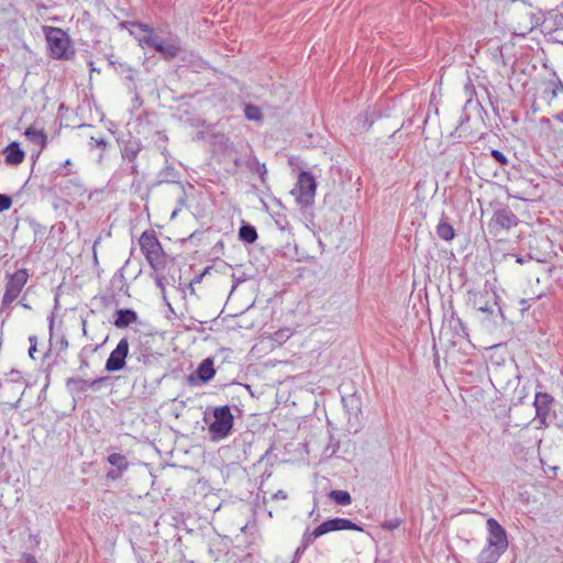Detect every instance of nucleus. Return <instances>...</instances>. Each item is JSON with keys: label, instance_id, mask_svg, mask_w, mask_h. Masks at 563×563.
I'll use <instances>...</instances> for the list:
<instances>
[{"label": "nucleus", "instance_id": "1", "mask_svg": "<svg viewBox=\"0 0 563 563\" xmlns=\"http://www.w3.org/2000/svg\"><path fill=\"white\" fill-rule=\"evenodd\" d=\"M140 250L154 272L156 284L162 286L164 273L172 257L163 249L154 230L144 231L139 238Z\"/></svg>", "mask_w": 563, "mask_h": 563}, {"label": "nucleus", "instance_id": "2", "mask_svg": "<svg viewBox=\"0 0 563 563\" xmlns=\"http://www.w3.org/2000/svg\"><path fill=\"white\" fill-rule=\"evenodd\" d=\"M43 32L52 58L67 60L74 56L70 38L65 31L55 26H44Z\"/></svg>", "mask_w": 563, "mask_h": 563}, {"label": "nucleus", "instance_id": "3", "mask_svg": "<svg viewBox=\"0 0 563 563\" xmlns=\"http://www.w3.org/2000/svg\"><path fill=\"white\" fill-rule=\"evenodd\" d=\"M214 420L208 431L212 441L218 442L227 438L233 428V415L229 406L217 407L213 410Z\"/></svg>", "mask_w": 563, "mask_h": 563}, {"label": "nucleus", "instance_id": "4", "mask_svg": "<svg viewBox=\"0 0 563 563\" xmlns=\"http://www.w3.org/2000/svg\"><path fill=\"white\" fill-rule=\"evenodd\" d=\"M30 278L29 271L21 268L14 273L5 274L4 292L2 296V305L10 306L18 299Z\"/></svg>", "mask_w": 563, "mask_h": 563}, {"label": "nucleus", "instance_id": "5", "mask_svg": "<svg viewBox=\"0 0 563 563\" xmlns=\"http://www.w3.org/2000/svg\"><path fill=\"white\" fill-rule=\"evenodd\" d=\"M316 189L317 183L314 177L308 172H301L291 190V195L295 197L297 203L310 206L314 200Z\"/></svg>", "mask_w": 563, "mask_h": 563}, {"label": "nucleus", "instance_id": "6", "mask_svg": "<svg viewBox=\"0 0 563 563\" xmlns=\"http://www.w3.org/2000/svg\"><path fill=\"white\" fill-rule=\"evenodd\" d=\"M542 98L551 112H556L563 106V84L560 79H549L542 82Z\"/></svg>", "mask_w": 563, "mask_h": 563}, {"label": "nucleus", "instance_id": "7", "mask_svg": "<svg viewBox=\"0 0 563 563\" xmlns=\"http://www.w3.org/2000/svg\"><path fill=\"white\" fill-rule=\"evenodd\" d=\"M340 530H354L362 531L363 529L345 518H334L323 521L321 525L316 527L311 532V537L318 539L327 533Z\"/></svg>", "mask_w": 563, "mask_h": 563}, {"label": "nucleus", "instance_id": "8", "mask_svg": "<svg viewBox=\"0 0 563 563\" xmlns=\"http://www.w3.org/2000/svg\"><path fill=\"white\" fill-rule=\"evenodd\" d=\"M474 310L493 316L497 309L496 295L489 290L474 291L470 297Z\"/></svg>", "mask_w": 563, "mask_h": 563}, {"label": "nucleus", "instance_id": "9", "mask_svg": "<svg viewBox=\"0 0 563 563\" xmlns=\"http://www.w3.org/2000/svg\"><path fill=\"white\" fill-rule=\"evenodd\" d=\"M129 354V341L123 338L117 344V347L110 353L106 362V369L108 372H117L125 366V360Z\"/></svg>", "mask_w": 563, "mask_h": 563}, {"label": "nucleus", "instance_id": "10", "mask_svg": "<svg viewBox=\"0 0 563 563\" xmlns=\"http://www.w3.org/2000/svg\"><path fill=\"white\" fill-rule=\"evenodd\" d=\"M488 539L487 544L496 547L499 551H506L508 548V540L505 529L494 519L487 520Z\"/></svg>", "mask_w": 563, "mask_h": 563}, {"label": "nucleus", "instance_id": "11", "mask_svg": "<svg viewBox=\"0 0 563 563\" xmlns=\"http://www.w3.org/2000/svg\"><path fill=\"white\" fill-rule=\"evenodd\" d=\"M553 401L554 398L548 393L538 391L534 396L536 418L544 426L547 424Z\"/></svg>", "mask_w": 563, "mask_h": 563}, {"label": "nucleus", "instance_id": "12", "mask_svg": "<svg viewBox=\"0 0 563 563\" xmlns=\"http://www.w3.org/2000/svg\"><path fill=\"white\" fill-rule=\"evenodd\" d=\"M214 375L216 369L213 367V361L211 358H206L199 364L196 375L189 376L188 380L190 385H196L197 379L201 383H207L211 380Z\"/></svg>", "mask_w": 563, "mask_h": 563}, {"label": "nucleus", "instance_id": "13", "mask_svg": "<svg viewBox=\"0 0 563 563\" xmlns=\"http://www.w3.org/2000/svg\"><path fill=\"white\" fill-rule=\"evenodd\" d=\"M146 43L155 51L159 52L165 58H174L178 55L180 47L174 43H164L157 36H150Z\"/></svg>", "mask_w": 563, "mask_h": 563}, {"label": "nucleus", "instance_id": "14", "mask_svg": "<svg viewBox=\"0 0 563 563\" xmlns=\"http://www.w3.org/2000/svg\"><path fill=\"white\" fill-rule=\"evenodd\" d=\"M3 154L5 164L10 166L20 165L25 158V153L18 142H11L7 145L3 150Z\"/></svg>", "mask_w": 563, "mask_h": 563}, {"label": "nucleus", "instance_id": "15", "mask_svg": "<svg viewBox=\"0 0 563 563\" xmlns=\"http://www.w3.org/2000/svg\"><path fill=\"white\" fill-rule=\"evenodd\" d=\"M24 135L33 143H36L41 150L47 144V134L43 129L30 125L25 129Z\"/></svg>", "mask_w": 563, "mask_h": 563}, {"label": "nucleus", "instance_id": "16", "mask_svg": "<svg viewBox=\"0 0 563 563\" xmlns=\"http://www.w3.org/2000/svg\"><path fill=\"white\" fill-rule=\"evenodd\" d=\"M492 223L501 229H509L516 223V218L510 211L500 210L494 213Z\"/></svg>", "mask_w": 563, "mask_h": 563}, {"label": "nucleus", "instance_id": "17", "mask_svg": "<svg viewBox=\"0 0 563 563\" xmlns=\"http://www.w3.org/2000/svg\"><path fill=\"white\" fill-rule=\"evenodd\" d=\"M137 320V314L135 311L130 309H121L117 311V319L114 320V325L117 328H125Z\"/></svg>", "mask_w": 563, "mask_h": 563}, {"label": "nucleus", "instance_id": "18", "mask_svg": "<svg viewBox=\"0 0 563 563\" xmlns=\"http://www.w3.org/2000/svg\"><path fill=\"white\" fill-rule=\"evenodd\" d=\"M504 551H499L496 547L487 544L479 553L481 563H495Z\"/></svg>", "mask_w": 563, "mask_h": 563}, {"label": "nucleus", "instance_id": "19", "mask_svg": "<svg viewBox=\"0 0 563 563\" xmlns=\"http://www.w3.org/2000/svg\"><path fill=\"white\" fill-rule=\"evenodd\" d=\"M239 236L246 243H254L257 240L256 229L251 224L242 225L239 230Z\"/></svg>", "mask_w": 563, "mask_h": 563}, {"label": "nucleus", "instance_id": "20", "mask_svg": "<svg viewBox=\"0 0 563 563\" xmlns=\"http://www.w3.org/2000/svg\"><path fill=\"white\" fill-rule=\"evenodd\" d=\"M294 335L291 328H280L271 335V340L279 345L287 342Z\"/></svg>", "mask_w": 563, "mask_h": 563}, {"label": "nucleus", "instance_id": "21", "mask_svg": "<svg viewBox=\"0 0 563 563\" xmlns=\"http://www.w3.org/2000/svg\"><path fill=\"white\" fill-rule=\"evenodd\" d=\"M108 462L117 467L120 472H124L129 468V462L126 457L120 453H112L108 456Z\"/></svg>", "mask_w": 563, "mask_h": 563}, {"label": "nucleus", "instance_id": "22", "mask_svg": "<svg viewBox=\"0 0 563 563\" xmlns=\"http://www.w3.org/2000/svg\"><path fill=\"white\" fill-rule=\"evenodd\" d=\"M329 497L338 505L347 506L352 503L351 495L346 490H331Z\"/></svg>", "mask_w": 563, "mask_h": 563}, {"label": "nucleus", "instance_id": "23", "mask_svg": "<svg viewBox=\"0 0 563 563\" xmlns=\"http://www.w3.org/2000/svg\"><path fill=\"white\" fill-rule=\"evenodd\" d=\"M437 234L444 241H451L455 235L453 227L446 222H441L437 225Z\"/></svg>", "mask_w": 563, "mask_h": 563}, {"label": "nucleus", "instance_id": "24", "mask_svg": "<svg viewBox=\"0 0 563 563\" xmlns=\"http://www.w3.org/2000/svg\"><path fill=\"white\" fill-rule=\"evenodd\" d=\"M244 114L250 121H261L263 119L261 109L253 104L245 106Z\"/></svg>", "mask_w": 563, "mask_h": 563}, {"label": "nucleus", "instance_id": "25", "mask_svg": "<svg viewBox=\"0 0 563 563\" xmlns=\"http://www.w3.org/2000/svg\"><path fill=\"white\" fill-rule=\"evenodd\" d=\"M12 206V199L10 196L0 194V212L7 211Z\"/></svg>", "mask_w": 563, "mask_h": 563}, {"label": "nucleus", "instance_id": "26", "mask_svg": "<svg viewBox=\"0 0 563 563\" xmlns=\"http://www.w3.org/2000/svg\"><path fill=\"white\" fill-rule=\"evenodd\" d=\"M492 156L501 165H506L508 163L506 155L499 150H493Z\"/></svg>", "mask_w": 563, "mask_h": 563}, {"label": "nucleus", "instance_id": "27", "mask_svg": "<svg viewBox=\"0 0 563 563\" xmlns=\"http://www.w3.org/2000/svg\"><path fill=\"white\" fill-rule=\"evenodd\" d=\"M23 563H37L36 559L31 554H25L23 556Z\"/></svg>", "mask_w": 563, "mask_h": 563}, {"label": "nucleus", "instance_id": "28", "mask_svg": "<svg viewBox=\"0 0 563 563\" xmlns=\"http://www.w3.org/2000/svg\"><path fill=\"white\" fill-rule=\"evenodd\" d=\"M274 498L275 499H286L287 493H285L284 490H278L274 494Z\"/></svg>", "mask_w": 563, "mask_h": 563}, {"label": "nucleus", "instance_id": "29", "mask_svg": "<svg viewBox=\"0 0 563 563\" xmlns=\"http://www.w3.org/2000/svg\"><path fill=\"white\" fill-rule=\"evenodd\" d=\"M121 473L108 472L107 477L111 479H118L121 476Z\"/></svg>", "mask_w": 563, "mask_h": 563}, {"label": "nucleus", "instance_id": "30", "mask_svg": "<svg viewBox=\"0 0 563 563\" xmlns=\"http://www.w3.org/2000/svg\"><path fill=\"white\" fill-rule=\"evenodd\" d=\"M553 118L559 122L563 123V110L553 114Z\"/></svg>", "mask_w": 563, "mask_h": 563}, {"label": "nucleus", "instance_id": "31", "mask_svg": "<svg viewBox=\"0 0 563 563\" xmlns=\"http://www.w3.org/2000/svg\"><path fill=\"white\" fill-rule=\"evenodd\" d=\"M36 352V345H32L29 350V354L32 358H34V353Z\"/></svg>", "mask_w": 563, "mask_h": 563}, {"label": "nucleus", "instance_id": "32", "mask_svg": "<svg viewBox=\"0 0 563 563\" xmlns=\"http://www.w3.org/2000/svg\"><path fill=\"white\" fill-rule=\"evenodd\" d=\"M140 27H141V30H143V31H147V30H150V27H148L147 25H145V24H140Z\"/></svg>", "mask_w": 563, "mask_h": 563}, {"label": "nucleus", "instance_id": "33", "mask_svg": "<svg viewBox=\"0 0 563 563\" xmlns=\"http://www.w3.org/2000/svg\"><path fill=\"white\" fill-rule=\"evenodd\" d=\"M20 305H21L22 307L26 308V309H30V308H31L27 303H24V302H22V301L20 302Z\"/></svg>", "mask_w": 563, "mask_h": 563}]
</instances>
